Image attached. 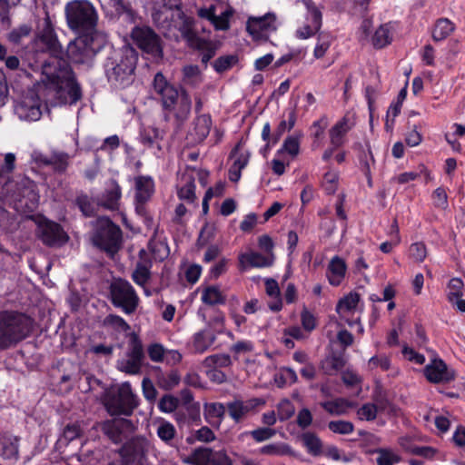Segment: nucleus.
Segmentation results:
<instances>
[{
    "mask_svg": "<svg viewBox=\"0 0 465 465\" xmlns=\"http://www.w3.org/2000/svg\"><path fill=\"white\" fill-rule=\"evenodd\" d=\"M104 323L119 331H127L131 329L130 325L122 317L114 314H109L105 318Z\"/></svg>",
    "mask_w": 465,
    "mask_h": 465,
    "instance_id": "obj_53",
    "label": "nucleus"
},
{
    "mask_svg": "<svg viewBox=\"0 0 465 465\" xmlns=\"http://www.w3.org/2000/svg\"><path fill=\"white\" fill-rule=\"evenodd\" d=\"M359 302L360 295L356 292H351L340 300L336 306V311L341 317H344L348 312H351L356 309Z\"/></svg>",
    "mask_w": 465,
    "mask_h": 465,
    "instance_id": "obj_38",
    "label": "nucleus"
},
{
    "mask_svg": "<svg viewBox=\"0 0 465 465\" xmlns=\"http://www.w3.org/2000/svg\"><path fill=\"white\" fill-rule=\"evenodd\" d=\"M338 174L326 173L324 175L323 187L328 194H333L337 190Z\"/></svg>",
    "mask_w": 465,
    "mask_h": 465,
    "instance_id": "obj_63",
    "label": "nucleus"
},
{
    "mask_svg": "<svg viewBox=\"0 0 465 465\" xmlns=\"http://www.w3.org/2000/svg\"><path fill=\"white\" fill-rule=\"evenodd\" d=\"M75 203L81 212L85 216H93L94 213V205L93 202L89 199V197L85 194H81L77 196Z\"/></svg>",
    "mask_w": 465,
    "mask_h": 465,
    "instance_id": "obj_55",
    "label": "nucleus"
},
{
    "mask_svg": "<svg viewBox=\"0 0 465 465\" xmlns=\"http://www.w3.org/2000/svg\"><path fill=\"white\" fill-rule=\"evenodd\" d=\"M94 245L108 252H115L122 242V231L107 217H99L93 236Z\"/></svg>",
    "mask_w": 465,
    "mask_h": 465,
    "instance_id": "obj_9",
    "label": "nucleus"
},
{
    "mask_svg": "<svg viewBox=\"0 0 465 465\" xmlns=\"http://www.w3.org/2000/svg\"><path fill=\"white\" fill-rule=\"evenodd\" d=\"M346 362L343 351H332L322 361L321 370L324 374L332 376L341 371Z\"/></svg>",
    "mask_w": 465,
    "mask_h": 465,
    "instance_id": "obj_25",
    "label": "nucleus"
},
{
    "mask_svg": "<svg viewBox=\"0 0 465 465\" xmlns=\"http://www.w3.org/2000/svg\"><path fill=\"white\" fill-rule=\"evenodd\" d=\"M150 448L149 441L143 437H135L127 440L118 450L125 465L134 462L143 464L146 453Z\"/></svg>",
    "mask_w": 465,
    "mask_h": 465,
    "instance_id": "obj_15",
    "label": "nucleus"
},
{
    "mask_svg": "<svg viewBox=\"0 0 465 465\" xmlns=\"http://www.w3.org/2000/svg\"><path fill=\"white\" fill-rule=\"evenodd\" d=\"M296 422L302 430L308 428L312 422V415L310 410L307 408L302 409L297 414Z\"/></svg>",
    "mask_w": 465,
    "mask_h": 465,
    "instance_id": "obj_64",
    "label": "nucleus"
},
{
    "mask_svg": "<svg viewBox=\"0 0 465 465\" xmlns=\"http://www.w3.org/2000/svg\"><path fill=\"white\" fill-rule=\"evenodd\" d=\"M134 429L133 421L125 418H114L101 423V431L115 444L128 438Z\"/></svg>",
    "mask_w": 465,
    "mask_h": 465,
    "instance_id": "obj_16",
    "label": "nucleus"
},
{
    "mask_svg": "<svg viewBox=\"0 0 465 465\" xmlns=\"http://www.w3.org/2000/svg\"><path fill=\"white\" fill-rule=\"evenodd\" d=\"M329 124L326 116L321 117L312 125V136L313 137L312 148L316 149L320 146V142L323 138L324 131Z\"/></svg>",
    "mask_w": 465,
    "mask_h": 465,
    "instance_id": "obj_43",
    "label": "nucleus"
},
{
    "mask_svg": "<svg viewBox=\"0 0 465 465\" xmlns=\"http://www.w3.org/2000/svg\"><path fill=\"white\" fill-rule=\"evenodd\" d=\"M303 2L307 6L309 15L311 16L312 25H307L298 29L296 35L299 38L306 39L313 35L320 29L322 25V13L311 0H304Z\"/></svg>",
    "mask_w": 465,
    "mask_h": 465,
    "instance_id": "obj_21",
    "label": "nucleus"
},
{
    "mask_svg": "<svg viewBox=\"0 0 465 465\" xmlns=\"http://www.w3.org/2000/svg\"><path fill=\"white\" fill-rule=\"evenodd\" d=\"M179 400L173 395H164L161 398L158 403V408L161 411L171 413L178 407Z\"/></svg>",
    "mask_w": 465,
    "mask_h": 465,
    "instance_id": "obj_51",
    "label": "nucleus"
},
{
    "mask_svg": "<svg viewBox=\"0 0 465 465\" xmlns=\"http://www.w3.org/2000/svg\"><path fill=\"white\" fill-rule=\"evenodd\" d=\"M131 37L136 45L155 58L163 57V47L160 36L149 26H135Z\"/></svg>",
    "mask_w": 465,
    "mask_h": 465,
    "instance_id": "obj_12",
    "label": "nucleus"
},
{
    "mask_svg": "<svg viewBox=\"0 0 465 465\" xmlns=\"http://www.w3.org/2000/svg\"><path fill=\"white\" fill-rule=\"evenodd\" d=\"M144 358L142 341L135 333L130 339L127 358L118 361V369L127 374H138L141 371L143 360Z\"/></svg>",
    "mask_w": 465,
    "mask_h": 465,
    "instance_id": "obj_14",
    "label": "nucleus"
},
{
    "mask_svg": "<svg viewBox=\"0 0 465 465\" xmlns=\"http://www.w3.org/2000/svg\"><path fill=\"white\" fill-rule=\"evenodd\" d=\"M181 381V376L177 371H171L165 375L159 377V385L161 388L170 391L175 388Z\"/></svg>",
    "mask_w": 465,
    "mask_h": 465,
    "instance_id": "obj_48",
    "label": "nucleus"
},
{
    "mask_svg": "<svg viewBox=\"0 0 465 465\" xmlns=\"http://www.w3.org/2000/svg\"><path fill=\"white\" fill-rule=\"evenodd\" d=\"M260 452L271 456H285L292 453V448L285 443H272L264 445L260 449Z\"/></svg>",
    "mask_w": 465,
    "mask_h": 465,
    "instance_id": "obj_41",
    "label": "nucleus"
},
{
    "mask_svg": "<svg viewBox=\"0 0 465 465\" xmlns=\"http://www.w3.org/2000/svg\"><path fill=\"white\" fill-rule=\"evenodd\" d=\"M30 33H31V26H29L27 25H22L19 27L12 30L8 34L7 39L9 40V42L18 45L21 42V40L24 37L28 36L30 35Z\"/></svg>",
    "mask_w": 465,
    "mask_h": 465,
    "instance_id": "obj_52",
    "label": "nucleus"
},
{
    "mask_svg": "<svg viewBox=\"0 0 465 465\" xmlns=\"http://www.w3.org/2000/svg\"><path fill=\"white\" fill-rule=\"evenodd\" d=\"M463 282L460 278H453L449 282L450 292L448 299L450 303H454V298L462 296Z\"/></svg>",
    "mask_w": 465,
    "mask_h": 465,
    "instance_id": "obj_58",
    "label": "nucleus"
},
{
    "mask_svg": "<svg viewBox=\"0 0 465 465\" xmlns=\"http://www.w3.org/2000/svg\"><path fill=\"white\" fill-rule=\"evenodd\" d=\"M263 404H265V401L261 398H252L245 401L235 400L227 403V410L230 417L239 422L251 411Z\"/></svg>",
    "mask_w": 465,
    "mask_h": 465,
    "instance_id": "obj_20",
    "label": "nucleus"
},
{
    "mask_svg": "<svg viewBox=\"0 0 465 465\" xmlns=\"http://www.w3.org/2000/svg\"><path fill=\"white\" fill-rule=\"evenodd\" d=\"M0 456L5 459L18 458V439L16 437H4L0 439Z\"/></svg>",
    "mask_w": 465,
    "mask_h": 465,
    "instance_id": "obj_31",
    "label": "nucleus"
},
{
    "mask_svg": "<svg viewBox=\"0 0 465 465\" xmlns=\"http://www.w3.org/2000/svg\"><path fill=\"white\" fill-rule=\"evenodd\" d=\"M185 462L191 465H212V450L199 447L192 452Z\"/></svg>",
    "mask_w": 465,
    "mask_h": 465,
    "instance_id": "obj_36",
    "label": "nucleus"
},
{
    "mask_svg": "<svg viewBox=\"0 0 465 465\" xmlns=\"http://www.w3.org/2000/svg\"><path fill=\"white\" fill-rule=\"evenodd\" d=\"M33 323L34 321L25 313L0 312V351L15 346L29 336Z\"/></svg>",
    "mask_w": 465,
    "mask_h": 465,
    "instance_id": "obj_4",
    "label": "nucleus"
},
{
    "mask_svg": "<svg viewBox=\"0 0 465 465\" xmlns=\"http://www.w3.org/2000/svg\"><path fill=\"white\" fill-rule=\"evenodd\" d=\"M265 290L268 296L274 299L269 303V308L272 312H279L282 307V299L280 297V288L278 282L274 279L265 280Z\"/></svg>",
    "mask_w": 465,
    "mask_h": 465,
    "instance_id": "obj_34",
    "label": "nucleus"
},
{
    "mask_svg": "<svg viewBox=\"0 0 465 465\" xmlns=\"http://www.w3.org/2000/svg\"><path fill=\"white\" fill-rule=\"evenodd\" d=\"M121 196L122 192L118 183L115 180H111L99 200V203L108 210H118Z\"/></svg>",
    "mask_w": 465,
    "mask_h": 465,
    "instance_id": "obj_23",
    "label": "nucleus"
},
{
    "mask_svg": "<svg viewBox=\"0 0 465 465\" xmlns=\"http://www.w3.org/2000/svg\"><path fill=\"white\" fill-rule=\"evenodd\" d=\"M38 235L47 246H60L68 240L62 226L52 221H44L38 225Z\"/></svg>",
    "mask_w": 465,
    "mask_h": 465,
    "instance_id": "obj_17",
    "label": "nucleus"
},
{
    "mask_svg": "<svg viewBox=\"0 0 465 465\" xmlns=\"http://www.w3.org/2000/svg\"><path fill=\"white\" fill-rule=\"evenodd\" d=\"M147 351L151 361L154 362H161L164 360L165 349L160 343L151 344Z\"/></svg>",
    "mask_w": 465,
    "mask_h": 465,
    "instance_id": "obj_60",
    "label": "nucleus"
},
{
    "mask_svg": "<svg viewBox=\"0 0 465 465\" xmlns=\"http://www.w3.org/2000/svg\"><path fill=\"white\" fill-rule=\"evenodd\" d=\"M69 28L81 35L99 34L95 28L98 15L94 5L86 0H74L65 5Z\"/></svg>",
    "mask_w": 465,
    "mask_h": 465,
    "instance_id": "obj_5",
    "label": "nucleus"
},
{
    "mask_svg": "<svg viewBox=\"0 0 465 465\" xmlns=\"http://www.w3.org/2000/svg\"><path fill=\"white\" fill-rule=\"evenodd\" d=\"M283 150L289 154L296 156L300 151V141L297 136H288L283 143Z\"/></svg>",
    "mask_w": 465,
    "mask_h": 465,
    "instance_id": "obj_62",
    "label": "nucleus"
},
{
    "mask_svg": "<svg viewBox=\"0 0 465 465\" xmlns=\"http://www.w3.org/2000/svg\"><path fill=\"white\" fill-rule=\"evenodd\" d=\"M276 433L274 429L271 428H258L250 432L251 436L257 442H262L272 438Z\"/></svg>",
    "mask_w": 465,
    "mask_h": 465,
    "instance_id": "obj_59",
    "label": "nucleus"
},
{
    "mask_svg": "<svg viewBox=\"0 0 465 465\" xmlns=\"http://www.w3.org/2000/svg\"><path fill=\"white\" fill-rule=\"evenodd\" d=\"M105 76L115 86L125 87L133 83L138 53L130 45L115 49L108 43L102 54Z\"/></svg>",
    "mask_w": 465,
    "mask_h": 465,
    "instance_id": "obj_2",
    "label": "nucleus"
},
{
    "mask_svg": "<svg viewBox=\"0 0 465 465\" xmlns=\"http://www.w3.org/2000/svg\"><path fill=\"white\" fill-rule=\"evenodd\" d=\"M102 401L111 416L129 417L139 405V400L129 382H124L116 389L105 391Z\"/></svg>",
    "mask_w": 465,
    "mask_h": 465,
    "instance_id": "obj_7",
    "label": "nucleus"
},
{
    "mask_svg": "<svg viewBox=\"0 0 465 465\" xmlns=\"http://www.w3.org/2000/svg\"><path fill=\"white\" fill-rule=\"evenodd\" d=\"M109 5L118 15H126L128 17H133L134 15L132 5L127 1L109 0Z\"/></svg>",
    "mask_w": 465,
    "mask_h": 465,
    "instance_id": "obj_50",
    "label": "nucleus"
},
{
    "mask_svg": "<svg viewBox=\"0 0 465 465\" xmlns=\"http://www.w3.org/2000/svg\"><path fill=\"white\" fill-rule=\"evenodd\" d=\"M455 30V25L448 18L438 19L433 32L432 38L434 41H441L447 38Z\"/></svg>",
    "mask_w": 465,
    "mask_h": 465,
    "instance_id": "obj_35",
    "label": "nucleus"
},
{
    "mask_svg": "<svg viewBox=\"0 0 465 465\" xmlns=\"http://www.w3.org/2000/svg\"><path fill=\"white\" fill-rule=\"evenodd\" d=\"M410 255L415 262H423L427 256L425 244L423 242L412 243L410 247Z\"/></svg>",
    "mask_w": 465,
    "mask_h": 465,
    "instance_id": "obj_57",
    "label": "nucleus"
},
{
    "mask_svg": "<svg viewBox=\"0 0 465 465\" xmlns=\"http://www.w3.org/2000/svg\"><path fill=\"white\" fill-rule=\"evenodd\" d=\"M328 429L336 434L348 435L353 432L354 425L349 420H338L330 421Z\"/></svg>",
    "mask_w": 465,
    "mask_h": 465,
    "instance_id": "obj_46",
    "label": "nucleus"
},
{
    "mask_svg": "<svg viewBox=\"0 0 465 465\" xmlns=\"http://www.w3.org/2000/svg\"><path fill=\"white\" fill-rule=\"evenodd\" d=\"M216 337L210 330H203L193 336V350L197 353H203L214 342Z\"/></svg>",
    "mask_w": 465,
    "mask_h": 465,
    "instance_id": "obj_30",
    "label": "nucleus"
},
{
    "mask_svg": "<svg viewBox=\"0 0 465 465\" xmlns=\"http://www.w3.org/2000/svg\"><path fill=\"white\" fill-rule=\"evenodd\" d=\"M135 183V212L138 215L144 218L147 223L153 222V218L148 214L146 203L151 200L154 193V183L150 176H138Z\"/></svg>",
    "mask_w": 465,
    "mask_h": 465,
    "instance_id": "obj_13",
    "label": "nucleus"
},
{
    "mask_svg": "<svg viewBox=\"0 0 465 465\" xmlns=\"http://www.w3.org/2000/svg\"><path fill=\"white\" fill-rule=\"evenodd\" d=\"M156 434L165 444L172 446L177 435L175 427L165 420L158 421Z\"/></svg>",
    "mask_w": 465,
    "mask_h": 465,
    "instance_id": "obj_32",
    "label": "nucleus"
},
{
    "mask_svg": "<svg viewBox=\"0 0 465 465\" xmlns=\"http://www.w3.org/2000/svg\"><path fill=\"white\" fill-rule=\"evenodd\" d=\"M346 263L343 259L334 256L329 262L327 269V277L333 286H338L345 276Z\"/></svg>",
    "mask_w": 465,
    "mask_h": 465,
    "instance_id": "obj_26",
    "label": "nucleus"
},
{
    "mask_svg": "<svg viewBox=\"0 0 465 465\" xmlns=\"http://www.w3.org/2000/svg\"><path fill=\"white\" fill-rule=\"evenodd\" d=\"M302 440L311 454L317 456L321 453L322 444V440L316 434L312 432H305L302 435Z\"/></svg>",
    "mask_w": 465,
    "mask_h": 465,
    "instance_id": "obj_42",
    "label": "nucleus"
},
{
    "mask_svg": "<svg viewBox=\"0 0 465 465\" xmlns=\"http://www.w3.org/2000/svg\"><path fill=\"white\" fill-rule=\"evenodd\" d=\"M232 363L231 357L228 354H213L206 357L203 361V365L205 368H217L227 367Z\"/></svg>",
    "mask_w": 465,
    "mask_h": 465,
    "instance_id": "obj_44",
    "label": "nucleus"
},
{
    "mask_svg": "<svg viewBox=\"0 0 465 465\" xmlns=\"http://www.w3.org/2000/svg\"><path fill=\"white\" fill-rule=\"evenodd\" d=\"M194 134L196 142H203L209 134L212 127L211 117L207 114H202L194 120Z\"/></svg>",
    "mask_w": 465,
    "mask_h": 465,
    "instance_id": "obj_33",
    "label": "nucleus"
},
{
    "mask_svg": "<svg viewBox=\"0 0 465 465\" xmlns=\"http://www.w3.org/2000/svg\"><path fill=\"white\" fill-rule=\"evenodd\" d=\"M356 124L355 114L347 112L329 131L330 143L334 148H340L345 142L346 134Z\"/></svg>",
    "mask_w": 465,
    "mask_h": 465,
    "instance_id": "obj_18",
    "label": "nucleus"
},
{
    "mask_svg": "<svg viewBox=\"0 0 465 465\" xmlns=\"http://www.w3.org/2000/svg\"><path fill=\"white\" fill-rule=\"evenodd\" d=\"M202 301L208 305L223 304L226 301V296L216 286H208L203 291Z\"/></svg>",
    "mask_w": 465,
    "mask_h": 465,
    "instance_id": "obj_37",
    "label": "nucleus"
},
{
    "mask_svg": "<svg viewBox=\"0 0 465 465\" xmlns=\"http://www.w3.org/2000/svg\"><path fill=\"white\" fill-rule=\"evenodd\" d=\"M106 44L102 34L80 35L68 45L67 55L73 63L91 64L95 55L103 54Z\"/></svg>",
    "mask_w": 465,
    "mask_h": 465,
    "instance_id": "obj_8",
    "label": "nucleus"
},
{
    "mask_svg": "<svg viewBox=\"0 0 465 465\" xmlns=\"http://www.w3.org/2000/svg\"><path fill=\"white\" fill-rule=\"evenodd\" d=\"M378 465H395L401 460V456L391 449L381 448L375 450Z\"/></svg>",
    "mask_w": 465,
    "mask_h": 465,
    "instance_id": "obj_40",
    "label": "nucleus"
},
{
    "mask_svg": "<svg viewBox=\"0 0 465 465\" xmlns=\"http://www.w3.org/2000/svg\"><path fill=\"white\" fill-rule=\"evenodd\" d=\"M424 374L432 383H447L455 379V372L450 370L440 359H434L424 369Z\"/></svg>",
    "mask_w": 465,
    "mask_h": 465,
    "instance_id": "obj_19",
    "label": "nucleus"
},
{
    "mask_svg": "<svg viewBox=\"0 0 465 465\" xmlns=\"http://www.w3.org/2000/svg\"><path fill=\"white\" fill-rule=\"evenodd\" d=\"M112 303L126 314L134 313L139 305V297L132 284L124 279H114L110 285Z\"/></svg>",
    "mask_w": 465,
    "mask_h": 465,
    "instance_id": "obj_10",
    "label": "nucleus"
},
{
    "mask_svg": "<svg viewBox=\"0 0 465 465\" xmlns=\"http://www.w3.org/2000/svg\"><path fill=\"white\" fill-rule=\"evenodd\" d=\"M278 26L279 22L273 13L250 16L246 22V30L255 41H268L270 35L277 31Z\"/></svg>",
    "mask_w": 465,
    "mask_h": 465,
    "instance_id": "obj_11",
    "label": "nucleus"
},
{
    "mask_svg": "<svg viewBox=\"0 0 465 465\" xmlns=\"http://www.w3.org/2000/svg\"><path fill=\"white\" fill-rule=\"evenodd\" d=\"M38 51L46 52L49 58L42 64L41 86L64 103H76L82 96L81 88L75 82L73 71L63 58V48L54 33L51 19L46 15L38 25L35 41Z\"/></svg>",
    "mask_w": 465,
    "mask_h": 465,
    "instance_id": "obj_1",
    "label": "nucleus"
},
{
    "mask_svg": "<svg viewBox=\"0 0 465 465\" xmlns=\"http://www.w3.org/2000/svg\"><path fill=\"white\" fill-rule=\"evenodd\" d=\"M43 82L41 78L40 82L36 84V90L28 91L15 105V112L20 119L27 121H37L40 119L42 115L40 96L45 99L46 104H50L51 105L67 104V103H64L60 101L58 97L53 95L47 88L41 86ZM73 104L74 103H68V104Z\"/></svg>",
    "mask_w": 465,
    "mask_h": 465,
    "instance_id": "obj_6",
    "label": "nucleus"
},
{
    "mask_svg": "<svg viewBox=\"0 0 465 465\" xmlns=\"http://www.w3.org/2000/svg\"><path fill=\"white\" fill-rule=\"evenodd\" d=\"M35 159L45 165H52L56 172L64 173L69 165L70 156L64 152H53L50 156L35 154Z\"/></svg>",
    "mask_w": 465,
    "mask_h": 465,
    "instance_id": "obj_24",
    "label": "nucleus"
},
{
    "mask_svg": "<svg viewBox=\"0 0 465 465\" xmlns=\"http://www.w3.org/2000/svg\"><path fill=\"white\" fill-rule=\"evenodd\" d=\"M237 62L234 55L221 56L213 63V67L216 72L222 73L228 70L233 64Z\"/></svg>",
    "mask_w": 465,
    "mask_h": 465,
    "instance_id": "obj_56",
    "label": "nucleus"
},
{
    "mask_svg": "<svg viewBox=\"0 0 465 465\" xmlns=\"http://www.w3.org/2000/svg\"><path fill=\"white\" fill-rule=\"evenodd\" d=\"M195 184L194 179L192 176H189L184 183L179 191L178 196L181 200L187 201L189 203H193L195 200Z\"/></svg>",
    "mask_w": 465,
    "mask_h": 465,
    "instance_id": "obj_47",
    "label": "nucleus"
},
{
    "mask_svg": "<svg viewBox=\"0 0 465 465\" xmlns=\"http://www.w3.org/2000/svg\"><path fill=\"white\" fill-rule=\"evenodd\" d=\"M146 255L144 250H141L139 252V256L141 261H139L134 270L132 272V280L138 286L144 288V286L148 283V282L152 278L151 266L152 262L149 260H143V256Z\"/></svg>",
    "mask_w": 465,
    "mask_h": 465,
    "instance_id": "obj_22",
    "label": "nucleus"
},
{
    "mask_svg": "<svg viewBox=\"0 0 465 465\" xmlns=\"http://www.w3.org/2000/svg\"><path fill=\"white\" fill-rule=\"evenodd\" d=\"M203 81L202 73L198 65L188 64L183 68V82L185 84L196 87Z\"/></svg>",
    "mask_w": 465,
    "mask_h": 465,
    "instance_id": "obj_39",
    "label": "nucleus"
},
{
    "mask_svg": "<svg viewBox=\"0 0 465 465\" xmlns=\"http://www.w3.org/2000/svg\"><path fill=\"white\" fill-rule=\"evenodd\" d=\"M153 86L163 110L173 112L175 119L183 123L192 109V100L188 93L184 90L179 92L174 85L167 82L161 72L154 75Z\"/></svg>",
    "mask_w": 465,
    "mask_h": 465,
    "instance_id": "obj_3",
    "label": "nucleus"
},
{
    "mask_svg": "<svg viewBox=\"0 0 465 465\" xmlns=\"http://www.w3.org/2000/svg\"><path fill=\"white\" fill-rule=\"evenodd\" d=\"M391 41V35L387 25H381L372 37V44L377 48H382Z\"/></svg>",
    "mask_w": 465,
    "mask_h": 465,
    "instance_id": "obj_45",
    "label": "nucleus"
},
{
    "mask_svg": "<svg viewBox=\"0 0 465 465\" xmlns=\"http://www.w3.org/2000/svg\"><path fill=\"white\" fill-rule=\"evenodd\" d=\"M163 139V135L161 132L157 129H153L148 133H144L142 136V143L147 147L156 146L157 150H161V145L159 143V140Z\"/></svg>",
    "mask_w": 465,
    "mask_h": 465,
    "instance_id": "obj_49",
    "label": "nucleus"
},
{
    "mask_svg": "<svg viewBox=\"0 0 465 465\" xmlns=\"http://www.w3.org/2000/svg\"><path fill=\"white\" fill-rule=\"evenodd\" d=\"M377 412L378 407L376 405L366 403L359 409L358 415L361 420H372L376 418Z\"/></svg>",
    "mask_w": 465,
    "mask_h": 465,
    "instance_id": "obj_61",
    "label": "nucleus"
},
{
    "mask_svg": "<svg viewBox=\"0 0 465 465\" xmlns=\"http://www.w3.org/2000/svg\"><path fill=\"white\" fill-rule=\"evenodd\" d=\"M240 264L242 268L246 266L251 267H269L273 262V254L269 256H264L259 252H247L241 254L239 257Z\"/></svg>",
    "mask_w": 465,
    "mask_h": 465,
    "instance_id": "obj_28",
    "label": "nucleus"
},
{
    "mask_svg": "<svg viewBox=\"0 0 465 465\" xmlns=\"http://www.w3.org/2000/svg\"><path fill=\"white\" fill-rule=\"evenodd\" d=\"M182 36L187 41L188 45L193 48H203L206 41L200 38L193 28V20L185 17L179 27Z\"/></svg>",
    "mask_w": 465,
    "mask_h": 465,
    "instance_id": "obj_27",
    "label": "nucleus"
},
{
    "mask_svg": "<svg viewBox=\"0 0 465 465\" xmlns=\"http://www.w3.org/2000/svg\"><path fill=\"white\" fill-rule=\"evenodd\" d=\"M277 412L280 420H286L294 414V406L289 400L284 399L278 404Z\"/></svg>",
    "mask_w": 465,
    "mask_h": 465,
    "instance_id": "obj_54",
    "label": "nucleus"
},
{
    "mask_svg": "<svg viewBox=\"0 0 465 465\" xmlns=\"http://www.w3.org/2000/svg\"><path fill=\"white\" fill-rule=\"evenodd\" d=\"M321 406L331 415L341 416L348 412L355 404L344 398L321 402Z\"/></svg>",
    "mask_w": 465,
    "mask_h": 465,
    "instance_id": "obj_29",
    "label": "nucleus"
}]
</instances>
